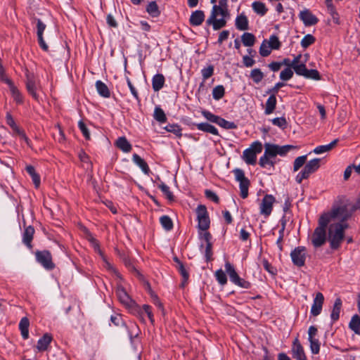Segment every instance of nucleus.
<instances>
[{"label":"nucleus","instance_id":"c9c22d12","mask_svg":"<svg viewBox=\"0 0 360 360\" xmlns=\"http://www.w3.org/2000/svg\"><path fill=\"white\" fill-rule=\"evenodd\" d=\"M264 76V73L259 68L252 70L250 75V78L256 84H259L263 79Z\"/></svg>","mask_w":360,"mask_h":360},{"label":"nucleus","instance_id":"c03bdc74","mask_svg":"<svg viewBox=\"0 0 360 360\" xmlns=\"http://www.w3.org/2000/svg\"><path fill=\"white\" fill-rule=\"evenodd\" d=\"M297 148V146L292 145H277V155L285 156L290 150Z\"/></svg>","mask_w":360,"mask_h":360},{"label":"nucleus","instance_id":"473e14b6","mask_svg":"<svg viewBox=\"0 0 360 360\" xmlns=\"http://www.w3.org/2000/svg\"><path fill=\"white\" fill-rule=\"evenodd\" d=\"M26 170L28 174L31 176L32 179V181L36 188H38L40 186V177L35 172L34 167L32 165H27L26 167Z\"/></svg>","mask_w":360,"mask_h":360},{"label":"nucleus","instance_id":"423d86ee","mask_svg":"<svg viewBox=\"0 0 360 360\" xmlns=\"http://www.w3.org/2000/svg\"><path fill=\"white\" fill-rule=\"evenodd\" d=\"M236 181L239 182L240 195L243 199L248 196V189L250 186V180L245 176V172L242 169L236 168L233 170Z\"/></svg>","mask_w":360,"mask_h":360},{"label":"nucleus","instance_id":"0e129e2a","mask_svg":"<svg viewBox=\"0 0 360 360\" xmlns=\"http://www.w3.org/2000/svg\"><path fill=\"white\" fill-rule=\"evenodd\" d=\"M264 269L271 275H276L277 273L276 269L266 259L262 262Z\"/></svg>","mask_w":360,"mask_h":360},{"label":"nucleus","instance_id":"6e6d98bb","mask_svg":"<svg viewBox=\"0 0 360 360\" xmlns=\"http://www.w3.org/2000/svg\"><path fill=\"white\" fill-rule=\"evenodd\" d=\"M271 122L274 125H276L282 129L287 127V121L284 117L274 118Z\"/></svg>","mask_w":360,"mask_h":360},{"label":"nucleus","instance_id":"aec40b11","mask_svg":"<svg viewBox=\"0 0 360 360\" xmlns=\"http://www.w3.org/2000/svg\"><path fill=\"white\" fill-rule=\"evenodd\" d=\"M116 146L124 153H129L131 150L132 146L124 136L117 139L115 142Z\"/></svg>","mask_w":360,"mask_h":360},{"label":"nucleus","instance_id":"7c9ffc66","mask_svg":"<svg viewBox=\"0 0 360 360\" xmlns=\"http://www.w3.org/2000/svg\"><path fill=\"white\" fill-rule=\"evenodd\" d=\"M29 326L30 322L28 319L27 317H23L19 323V328L21 331V335L24 339H27L29 337Z\"/></svg>","mask_w":360,"mask_h":360},{"label":"nucleus","instance_id":"4be33fe9","mask_svg":"<svg viewBox=\"0 0 360 360\" xmlns=\"http://www.w3.org/2000/svg\"><path fill=\"white\" fill-rule=\"evenodd\" d=\"M51 340L52 337L49 334L46 333L39 340L37 349L40 352L45 351L47 349L48 346L51 342Z\"/></svg>","mask_w":360,"mask_h":360},{"label":"nucleus","instance_id":"ea45409f","mask_svg":"<svg viewBox=\"0 0 360 360\" xmlns=\"http://www.w3.org/2000/svg\"><path fill=\"white\" fill-rule=\"evenodd\" d=\"M6 121L7 124L18 134H20L25 140H27V138L25 135V134L22 133L18 128V127L16 125L14 120L11 117V115L8 114L6 115Z\"/></svg>","mask_w":360,"mask_h":360},{"label":"nucleus","instance_id":"58836bf2","mask_svg":"<svg viewBox=\"0 0 360 360\" xmlns=\"http://www.w3.org/2000/svg\"><path fill=\"white\" fill-rule=\"evenodd\" d=\"M225 94V89L223 85H217L212 90L213 98L219 101L224 97Z\"/></svg>","mask_w":360,"mask_h":360},{"label":"nucleus","instance_id":"6ab92c4d","mask_svg":"<svg viewBox=\"0 0 360 360\" xmlns=\"http://www.w3.org/2000/svg\"><path fill=\"white\" fill-rule=\"evenodd\" d=\"M235 25L238 30H248L249 22L247 16L243 13L238 15L236 18Z\"/></svg>","mask_w":360,"mask_h":360},{"label":"nucleus","instance_id":"a18cd8bd","mask_svg":"<svg viewBox=\"0 0 360 360\" xmlns=\"http://www.w3.org/2000/svg\"><path fill=\"white\" fill-rule=\"evenodd\" d=\"M304 77L316 81L321 79L319 72L316 69H307L306 73L304 75Z\"/></svg>","mask_w":360,"mask_h":360},{"label":"nucleus","instance_id":"4468645a","mask_svg":"<svg viewBox=\"0 0 360 360\" xmlns=\"http://www.w3.org/2000/svg\"><path fill=\"white\" fill-rule=\"evenodd\" d=\"M320 158H314L309 160L305 164L302 171L309 177L311 174L316 172L320 167Z\"/></svg>","mask_w":360,"mask_h":360},{"label":"nucleus","instance_id":"5fc2aeb1","mask_svg":"<svg viewBox=\"0 0 360 360\" xmlns=\"http://www.w3.org/2000/svg\"><path fill=\"white\" fill-rule=\"evenodd\" d=\"M204 194L205 197L210 200V201L218 204L219 202V198L217 195V193L211 190L206 189L204 191Z\"/></svg>","mask_w":360,"mask_h":360},{"label":"nucleus","instance_id":"49530a36","mask_svg":"<svg viewBox=\"0 0 360 360\" xmlns=\"http://www.w3.org/2000/svg\"><path fill=\"white\" fill-rule=\"evenodd\" d=\"M197 213V219L198 221V233L199 236H201L202 234V205H199L196 208Z\"/></svg>","mask_w":360,"mask_h":360},{"label":"nucleus","instance_id":"dca6fc26","mask_svg":"<svg viewBox=\"0 0 360 360\" xmlns=\"http://www.w3.org/2000/svg\"><path fill=\"white\" fill-rule=\"evenodd\" d=\"M342 306V302L340 297L336 298L330 313L331 324L334 323L339 319Z\"/></svg>","mask_w":360,"mask_h":360},{"label":"nucleus","instance_id":"20e7f679","mask_svg":"<svg viewBox=\"0 0 360 360\" xmlns=\"http://www.w3.org/2000/svg\"><path fill=\"white\" fill-rule=\"evenodd\" d=\"M224 269L227 275L229 276L230 281L235 285L245 289H250L252 287L250 282L239 276L233 265L229 261L225 262Z\"/></svg>","mask_w":360,"mask_h":360},{"label":"nucleus","instance_id":"39448f33","mask_svg":"<svg viewBox=\"0 0 360 360\" xmlns=\"http://www.w3.org/2000/svg\"><path fill=\"white\" fill-rule=\"evenodd\" d=\"M262 151V144L260 141H254L248 148L243 153V159L249 165L257 163V155Z\"/></svg>","mask_w":360,"mask_h":360},{"label":"nucleus","instance_id":"37998d69","mask_svg":"<svg viewBox=\"0 0 360 360\" xmlns=\"http://www.w3.org/2000/svg\"><path fill=\"white\" fill-rule=\"evenodd\" d=\"M217 124L225 129H235L238 127L235 122L227 121L222 117H220Z\"/></svg>","mask_w":360,"mask_h":360},{"label":"nucleus","instance_id":"f03ea898","mask_svg":"<svg viewBox=\"0 0 360 360\" xmlns=\"http://www.w3.org/2000/svg\"><path fill=\"white\" fill-rule=\"evenodd\" d=\"M329 225L328 217L324 212L319 217L318 226L315 228L311 236V242L316 249L322 247L328 240L327 229Z\"/></svg>","mask_w":360,"mask_h":360},{"label":"nucleus","instance_id":"f8f14e48","mask_svg":"<svg viewBox=\"0 0 360 360\" xmlns=\"http://www.w3.org/2000/svg\"><path fill=\"white\" fill-rule=\"evenodd\" d=\"M300 20L305 26H311L318 23L319 19L308 9L301 11L299 14Z\"/></svg>","mask_w":360,"mask_h":360},{"label":"nucleus","instance_id":"9d476101","mask_svg":"<svg viewBox=\"0 0 360 360\" xmlns=\"http://www.w3.org/2000/svg\"><path fill=\"white\" fill-rule=\"evenodd\" d=\"M26 88L35 100L39 99L37 90L39 88V85L37 84L34 76L30 72L26 73Z\"/></svg>","mask_w":360,"mask_h":360},{"label":"nucleus","instance_id":"4d7b16f0","mask_svg":"<svg viewBox=\"0 0 360 360\" xmlns=\"http://www.w3.org/2000/svg\"><path fill=\"white\" fill-rule=\"evenodd\" d=\"M310 342V349L311 351V353L314 354H317L319 353L320 351V342L318 339H311L309 340Z\"/></svg>","mask_w":360,"mask_h":360},{"label":"nucleus","instance_id":"393cba45","mask_svg":"<svg viewBox=\"0 0 360 360\" xmlns=\"http://www.w3.org/2000/svg\"><path fill=\"white\" fill-rule=\"evenodd\" d=\"M338 142V139H335L334 141H333L332 142L327 145L319 146L314 149L313 152L316 154H321L328 152L333 149L336 146Z\"/></svg>","mask_w":360,"mask_h":360},{"label":"nucleus","instance_id":"e433bc0d","mask_svg":"<svg viewBox=\"0 0 360 360\" xmlns=\"http://www.w3.org/2000/svg\"><path fill=\"white\" fill-rule=\"evenodd\" d=\"M153 117L155 120L160 123H163L167 121V117L165 112L158 106L155 108Z\"/></svg>","mask_w":360,"mask_h":360},{"label":"nucleus","instance_id":"e2e57ef3","mask_svg":"<svg viewBox=\"0 0 360 360\" xmlns=\"http://www.w3.org/2000/svg\"><path fill=\"white\" fill-rule=\"evenodd\" d=\"M204 117L208 121L217 124L221 117L215 115L209 111L204 110Z\"/></svg>","mask_w":360,"mask_h":360},{"label":"nucleus","instance_id":"4c0bfd02","mask_svg":"<svg viewBox=\"0 0 360 360\" xmlns=\"http://www.w3.org/2000/svg\"><path fill=\"white\" fill-rule=\"evenodd\" d=\"M264 153L266 155L271 157V158H275L277 155V145L271 143H265Z\"/></svg>","mask_w":360,"mask_h":360},{"label":"nucleus","instance_id":"3c124183","mask_svg":"<svg viewBox=\"0 0 360 360\" xmlns=\"http://www.w3.org/2000/svg\"><path fill=\"white\" fill-rule=\"evenodd\" d=\"M271 49L269 44L267 45L266 40H264L259 47V54L262 57H267L271 54Z\"/></svg>","mask_w":360,"mask_h":360},{"label":"nucleus","instance_id":"de8ad7c7","mask_svg":"<svg viewBox=\"0 0 360 360\" xmlns=\"http://www.w3.org/2000/svg\"><path fill=\"white\" fill-rule=\"evenodd\" d=\"M269 44L270 48L273 50H278L281 46V43L279 41L278 37L275 34L270 36Z\"/></svg>","mask_w":360,"mask_h":360},{"label":"nucleus","instance_id":"864d4df0","mask_svg":"<svg viewBox=\"0 0 360 360\" xmlns=\"http://www.w3.org/2000/svg\"><path fill=\"white\" fill-rule=\"evenodd\" d=\"M292 68H286L282 70L280 73V79L283 81H288L293 76Z\"/></svg>","mask_w":360,"mask_h":360},{"label":"nucleus","instance_id":"09e8293b","mask_svg":"<svg viewBox=\"0 0 360 360\" xmlns=\"http://www.w3.org/2000/svg\"><path fill=\"white\" fill-rule=\"evenodd\" d=\"M307 155H302L297 157L293 163V171L297 172L298 171L306 162L307 160Z\"/></svg>","mask_w":360,"mask_h":360},{"label":"nucleus","instance_id":"603ef678","mask_svg":"<svg viewBox=\"0 0 360 360\" xmlns=\"http://www.w3.org/2000/svg\"><path fill=\"white\" fill-rule=\"evenodd\" d=\"M147 12L153 17H157L160 14L158 6L155 1L150 2L147 7Z\"/></svg>","mask_w":360,"mask_h":360},{"label":"nucleus","instance_id":"338daca9","mask_svg":"<svg viewBox=\"0 0 360 360\" xmlns=\"http://www.w3.org/2000/svg\"><path fill=\"white\" fill-rule=\"evenodd\" d=\"M204 132H208L213 135H218L217 129L211 124L204 122Z\"/></svg>","mask_w":360,"mask_h":360},{"label":"nucleus","instance_id":"0eeeda50","mask_svg":"<svg viewBox=\"0 0 360 360\" xmlns=\"http://www.w3.org/2000/svg\"><path fill=\"white\" fill-rule=\"evenodd\" d=\"M290 257L295 266L297 267L304 266L306 260V248L304 246L295 248L291 251Z\"/></svg>","mask_w":360,"mask_h":360},{"label":"nucleus","instance_id":"bb28decb","mask_svg":"<svg viewBox=\"0 0 360 360\" xmlns=\"http://www.w3.org/2000/svg\"><path fill=\"white\" fill-rule=\"evenodd\" d=\"M164 83H165L164 76L161 74H158V75H155L153 78V80H152L153 89H154L155 91H158L163 87Z\"/></svg>","mask_w":360,"mask_h":360},{"label":"nucleus","instance_id":"a878e982","mask_svg":"<svg viewBox=\"0 0 360 360\" xmlns=\"http://www.w3.org/2000/svg\"><path fill=\"white\" fill-rule=\"evenodd\" d=\"M252 10L258 15L264 16L268 11L264 3L261 1H254L252 4Z\"/></svg>","mask_w":360,"mask_h":360},{"label":"nucleus","instance_id":"7ed1b4c3","mask_svg":"<svg viewBox=\"0 0 360 360\" xmlns=\"http://www.w3.org/2000/svg\"><path fill=\"white\" fill-rule=\"evenodd\" d=\"M328 240L332 250H338L345 238V233L335 223H330L328 226Z\"/></svg>","mask_w":360,"mask_h":360},{"label":"nucleus","instance_id":"9b49d317","mask_svg":"<svg viewBox=\"0 0 360 360\" xmlns=\"http://www.w3.org/2000/svg\"><path fill=\"white\" fill-rule=\"evenodd\" d=\"M36 257L37 261L47 269H52L54 264L52 262L51 255L48 251H41L36 252Z\"/></svg>","mask_w":360,"mask_h":360},{"label":"nucleus","instance_id":"f257e3e1","mask_svg":"<svg viewBox=\"0 0 360 360\" xmlns=\"http://www.w3.org/2000/svg\"><path fill=\"white\" fill-rule=\"evenodd\" d=\"M354 212L352 208L351 210H348L345 205H333L330 210L324 212V214L328 217L329 224L335 219H338L339 221L335 224L336 226L341 228L342 231L345 233V230L349 228L347 221L352 216Z\"/></svg>","mask_w":360,"mask_h":360},{"label":"nucleus","instance_id":"a211bd4d","mask_svg":"<svg viewBox=\"0 0 360 360\" xmlns=\"http://www.w3.org/2000/svg\"><path fill=\"white\" fill-rule=\"evenodd\" d=\"M4 82L8 84L13 99L18 103H21L22 102V96L17 87L14 85L13 82L10 79H5Z\"/></svg>","mask_w":360,"mask_h":360},{"label":"nucleus","instance_id":"412c9836","mask_svg":"<svg viewBox=\"0 0 360 360\" xmlns=\"http://www.w3.org/2000/svg\"><path fill=\"white\" fill-rule=\"evenodd\" d=\"M276 103L277 101L276 95L271 94L266 102L264 113L266 115L271 114L276 109Z\"/></svg>","mask_w":360,"mask_h":360},{"label":"nucleus","instance_id":"13d9d810","mask_svg":"<svg viewBox=\"0 0 360 360\" xmlns=\"http://www.w3.org/2000/svg\"><path fill=\"white\" fill-rule=\"evenodd\" d=\"M292 69L296 75L303 77L306 73V71L307 70V66L304 63H301L300 64L294 66Z\"/></svg>","mask_w":360,"mask_h":360},{"label":"nucleus","instance_id":"69168bd1","mask_svg":"<svg viewBox=\"0 0 360 360\" xmlns=\"http://www.w3.org/2000/svg\"><path fill=\"white\" fill-rule=\"evenodd\" d=\"M159 188L169 200H173L174 196L172 193L169 191V188L167 185L165 184H161L159 185Z\"/></svg>","mask_w":360,"mask_h":360},{"label":"nucleus","instance_id":"f704fd0d","mask_svg":"<svg viewBox=\"0 0 360 360\" xmlns=\"http://www.w3.org/2000/svg\"><path fill=\"white\" fill-rule=\"evenodd\" d=\"M207 24L212 25L214 30H219L226 26V20L224 18L220 19H217V18H215L212 19L210 22L207 21Z\"/></svg>","mask_w":360,"mask_h":360},{"label":"nucleus","instance_id":"2f4dec72","mask_svg":"<svg viewBox=\"0 0 360 360\" xmlns=\"http://www.w3.org/2000/svg\"><path fill=\"white\" fill-rule=\"evenodd\" d=\"M241 40L245 46H252L256 41L255 35L250 32H244L241 36Z\"/></svg>","mask_w":360,"mask_h":360},{"label":"nucleus","instance_id":"5701e85b","mask_svg":"<svg viewBox=\"0 0 360 360\" xmlns=\"http://www.w3.org/2000/svg\"><path fill=\"white\" fill-rule=\"evenodd\" d=\"M34 233V228L32 226H27L25 229V231H24V233H23L22 240H23V243L28 248H31L32 247L31 242H32V240L33 238Z\"/></svg>","mask_w":360,"mask_h":360},{"label":"nucleus","instance_id":"cd10ccee","mask_svg":"<svg viewBox=\"0 0 360 360\" xmlns=\"http://www.w3.org/2000/svg\"><path fill=\"white\" fill-rule=\"evenodd\" d=\"M190 24L193 26H199L202 22V11H195L192 13L190 19Z\"/></svg>","mask_w":360,"mask_h":360},{"label":"nucleus","instance_id":"1a4fd4ad","mask_svg":"<svg viewBox=\"0 0 360 360\" xmlns=\"http://www.w3.org/2000/svg\"><path fill=\"white\" fill-rule=\"evenodd\" d=\"M291 353L292 358L295 360H307L304 347L297 337L292 342Z\"/></svg>","mask_w":360,"mask_h":360},{"label":"nucleus","instance_id":"680f3d73","mask_svg":"<svg viewBox=\"0 0 360 360\" xmlns=\"http://www.w3.org/2000/svg\"><path fill=\"white\" fill-rule=\"evenodd\" d=\"M212 243H206V247L205 250V256L207 262L212 261Z\"/></svg>","mask_w":360,"mask_h":360},{"label":"nucleus","instance_id":"c756f323","mask_svg":"<svg viewBox=\"0 0 360 360\" xmlns=\"http://www.w3.org/2000/svg\"><path fill=\"white\" fill-rule=\"evenodd\" d=\"M133 161L135 164H136L141 170L146 174H148L149 173V167L147 165V163L144 161L143 159H142L139 155L134 154L133 155Z\"/></svg>","mask_w":360,"mask_h":360},{"label":"nucleus","instance_id":"8fccbe9b","mask_svg":"<svg viewBox=\"0 0 360 360\" xmlns=\"http://www.w3.org/2000/svg\"><path fill=\"white\" fill-rule=\"evenodd\" d=\"M160 221L162 227L167 231L171 230L173 227L172 221L168 216L165 215L161 217Z\"/></svg>","mask_w":360,"mask_h":360},{"label":"nucleus","instance_id":"774afa93","mask_svg":"<svg viewBox=\"0 0 360 360\" xmlns=\"http://www.w3.org/2000/svg\"><path fill=\"white\" fill-rule=\"evenodd\" d=\"M221 10V8L218 5L214 4L212 7V11L211 15L209 17V18L207 20V22H210L212 19L217 17L218 15H220L219 11Z\"/></svg>","mask_w":360,"mask_h":360},{"label":"nucleus","instance_id":"ddd939ff","mask_svg":"<svg viewBox=\"0 0 360 360\" xmlns=\"http://www.w3.org/2000/svg\"><path fill=\"white\" fill-rule=\"evenodd\" d=\"M324 302L323 295L319 292L316 294L313 304L311 308V314L314 316L319 315L322 311L323 304Z\"/></svg>","mask_w":360,"mask_h":360},{"label":"nucleus","instance_id":"2eb2a0df","mask_svg":"<svg viewBox=\"0 0 360 360\" xmlns=\"http://www.w3.org/2000/svg\"><path fill=\"white\" fill-rule=\"evenodd\" d=\"M117 295L119 300L125 306L129 307L134 304L133 300L130 298L124 288L121 286L117 288Z\"/></svg>","mask_w":360,"mask_h":360},{"label":"nucleus","instance_id":"bf43d9fd","mask_svg":"<svg viewBox=\"0 0 360 360\" xmlns=\"http://www.w3.org/2000/svg\"><path fill=\"white\" fill-rule=\"evenodd\" d=\"M167 131L173 133L176 136H181V129L179 126L176 124H169L165 128Z\"/></svg>","mask_w":360,"mask_h":360},{"label":"nucleus","instance_id":"c85d7f7f","mask_svg":"<svg viewBox=\"0 0 360 360\" xmlns=\"http://www.w3.org/2000/svg\"><path fill=\"white\" fill-rule=\"evenodd\" d=\"M259 165L262 168H274L275 166V162L271 160V157H269L268 155H266L265 153L260 157L259 160Z\"/></svg>","mask_w":360,"mask_h":360},{"label":"nucleus","instance_id":"b1692460","mask_svg":"<svg viewBox=\"0 0 360 360\" xmlns=\"http://www.w3.org/2000/svg\"><path fill=\"white\" fill-rule=\"evenodd\" d=\"M349 328L356 335H360V316L358 314L352 316Z\"/></svg>","mask_w":360,"mask_h":360},{"label":"nucleus","instance_id":"f3484780","mask_svg":"<svg viewBox=\"0 0 360 360\" xmlns=\"http://www.w3.org/2000/svg\"><path fill=\"white\" fill-rule=\"evenodd\" d=\"M37 37H38L39 45L43 50H44L45 51H47L49 49V47H48L47 44L45 43L44 38H43V32H44V30L46 29V25L44 23H43L41 20L39 19V20H37Z\"/></svg>","mask_w":360,"mask_h":360},{"label":"nucleus","instance_id":"6e6552de","mask_svg":"<svg viewBox=\"0 0 360 360\" xmlns=\"http://www.w3.org/2000/svg\"><path fill=\"white\" fill-rule=\"evenodd\" d=\"M276 199L274 195L266 194L264 196L260 205V214L269 217L273 210V205Z\"/></svg>","mask_w":360,"mask_h":360},{"label":"nucleus","instance_id":"a19ab883","mask_svg":"<svg viewBox=\"0 0 360 360\" xmlns=\"http://www.w3.org/2000/svg\"><path fill=\"white\" fill-rule=\"evenodd\" d=\"M316 41V38L311 35V34H306L303 39H302L300 44L302 48L307 49L311 44H313Z\"/></svg>","mask_w":360,"mask_h":360},{"label":"nucleus","instance_id":"052dcab7","mask_svg":"<svg viewBox=\"0 0 360 360\" xmlns=\"http://www.w3.org/2000/svg\"><path fill=\"white\" fill-rule=\"evenodd\" d=\"M78 127L79 129L81 130L83 136L86 140H90L91 136L90 132L86 127V125L83 122V121L80 120L78 122Z\"/></svg>","mask_w":360,"mask_h":360},{"label":"nucleus","instance_id":"72a5a7b5","mask_svg":"<svg viewBox=\"0 0 360 360\" xmlns=\"http://www.w3.org/2000/svg\"><path fill=\"white\" fill-rule=\"evenodd\" d=\"M96 86L98 94L101 96L105 98H108L110 96V91L108 86L103 82L101 81H97L96 83Z\"/></svg>","mask_w":360,"mask_h":360},{"label":"nucleus","instance_id":"79ce46f5","mask_svg":"<svg viewBox=\"0 0 360 360\" xmlns=\"http://www.w3.org/2000/svg\"><path fill=\"white\" fill-rule=\"evenodd\" d=\"M226 274V271H224L222 269H219L215 272L216 279L220 285H224L227 283Z\"/></svg>","mask_w":360,"mask_h":360}]
</instances>
